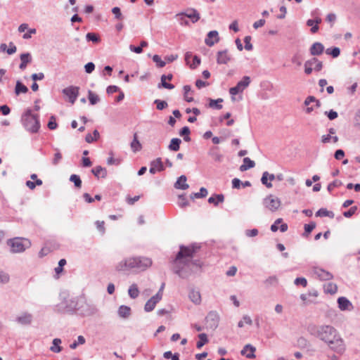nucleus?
Segmentation results:
<instances>
[{
  "label": "nucleus",
  "mask_w": 360,
  "mask_h": 360,
  "mask_svg": "<svg viewBox=\"0 0 360 360\" xmlns=\"http://www.w3.org/2000/svg\"><path fill=\"white\" fill-rule=\"evenodd\" d=\"M66 264V260L61 259L58 262V266L55 268V271L57 274H59L63 271V267Z\"/></svg>",
  "instance_id": "60"
},
{
  "label": "nucleus",
  "mask_w": 360,
  "mask_h": 360,
  "mask_svg": "<svg viewBox=\"0 0 360 360\" xmlns=\"http://www.w3.org/2000/svg\"><path fill=\"white\" fill-rule=\"evenodd\" d=\"M256 349L252 345L248 344L245 345L243 349L241 350V354L246 356L247 358L252 359L255 357V352Z\"/></svg>",
  "instance_id": "19"
},
{
  "label": "nucleus",
  "mask_w": 360,
  "mask_h": 360,
  "mask_svg": "<svg viewBox=\"0 0 360 360\" xmlns=\"http://www.w3.org/2000/svg\"><path fill=\"white\" fill-rule=\"evenodd\" d=\"M8 244L11 246L12 252L18 253L25 251L26 248L30 247V242L25 238H15L10 239Z\"/></svg>",
  "instance_id": "5"
},
{
  "label": "nucleus",
  "mask_w": 360,
  "mask_h": 360,
  "mask_svg": "<svg viewBox=\"0 0 360 360\" xmlns=\"http://www.w3.org/2000/svg\"><path fill=\"white\" fill-rule=\"evenodd\" d=\"M186 176L184 175H181L178 178L177 181H176L174 187L178 189H187L189 187V186L188 184H186Z\"/></svg>",
  "instance_id": "23"
},
{
  "label": "nucleus",
  "mask_w": 360,
  "mask_h": 360,
  "mask_svg": "<svg viewBox=\"0 0 360 360\" xmlns=\"http://www.w3.org/2000/svg\"><path fill=\"white\" fill-rule=\"evenodd\" d=\"M181 142V141L178 138L172 139L170 141V144L169 145V149L173 151L179 150Z\"/></svg>",
  "instance_id": "35"
},
{
  "label": "nucleus",
  "mask_w": 360,
  "mask_h": 360,
  "mask_svg": "<svg viewBox=\"0 0 360 360\" xmlns=\"http://www.w3.org/2000/svg\"><path fill=\"white\" fill-rule=\"evenodd\" d=\"M221 102H223L222 98H218L217 100L210 99L209 106L220 110L222 108V105L220 104Z\"/></svg>",
  "instance_id": "44"
},
{
  "label": "nucleus",
  "mask_w": 360,
  "mask_h": 360,
  "mask_svg": "<svg viewBox=\"0 0 360 360\" xmlns=\"http://www.w3.org/2000/svg\"><path fill=\"white\" fill-rule=\"evenodd\" d=\"M136 271H144L152 265V259L146 257H136Z\"/></svg>",
  "instance_id": "11"
},
{
  "label": "nucleus",
  "mask_w": 360,
  "mask_h": 360,
  "mask_svg": "<svg viewBox=\"0 0 360 360\" xmlns=\"http://www.w3.org/2000/svg\"><path fill=\"white\" fill-rule=\"evenodd\" d=\"M312 273L316 278L321 281H330L333 278L330 272L316 266L313 267Z\"/></svg>",
  "instance_id": "10"
},
{
  "label": "nucleus",
  "mask_w": 360,
  "mask_h": 360,
  "mask_svg": "<svg viewBox=\"0 0 360 360\" xmlns=\"http://www.w3.org/2000/svg\"><path fill=\"white\" fill-rule=\"evenodd\" d=\"M184 99L186 101L190 103L193 101V98L192 96H189V93H193V91L191 90V87L189 85H185L184 86Z\"/></svg>",
  "instance_id": "43"
},
{
  "label": "nucleus",
  "mask_w": 360,
  "mask_h": 360,
  "mask_svg": "<svg viewBox=\"0 0 360 360\" xmlns=\"http://www.w3.org/2000/svg\"><path fill=\"white\" fill-rule=\"evenodd\" d=\"M10 281V276L7 273L0 270V283H8Z\"/></svg>",
  "instance_id": "54"
},
{
  "label": "nucleus",
  "mask_w": 360,
  "mask_h": 360,
  "mask_svg": "<svg viewBox=\"0 0 360 360\" xmlns=\"http://www.w3.org/2000/svg\"><path fill=\"white\" fill-rule=\"evenodd\" d=\"M61 340L59 338H55L53 340V345L50 347V350L55 353H59L62 351V347L60 346Z\"/></svg>",
  "instance_id": "34"
},
{
  "label": "nucleus",
  "mask_w": 360,
  "mask_h": 360,
  "mask_svg": "<svg viewBox=\"0 0 360 360\" xmlns=\"http://www.w3.org/2000/svg\"><path fill=\"white\" fill-rule=\"evenodd\" d=\"M70 181L73 182L75 187L77 188H81L82 186V181L80 179V177L77 174H72L70 177Z\"/></svg>",
  "instance_id": "46"
},
{
  "label": "nucleus",
  "mask_w": 360,
  "mask_h": 360,
  "mask_svg": "<svg viewBox=\"0 0 360 360\" xmlns=\"http://www.w3.org/2000/svg\"><path fill=\"white\" fill-rule=\"evenodd\" d=\"M155 103L157 105V109L160 110H162L166 107H167V103L165 101L156 99L155 101Z\"/></svg>",
  "instance_id": "59"
},
{
  "label": "nucleus",
  "mask_w": 360,
  "mask_h": 360,
  "mask_svg": "<svg viewBox=\"0 0 360 360\" xmlns=\"http://www.w3.org/2000/svg\"><path fill=\"white\" fill-rule=\"evenodd\" d=\"M209 155H210L215 162H221L223 160V155L218 151L217 147L211 148L209 151Z\"/></svg>",
  "instance_id": "28"
},
{
  "label": "nucleus",
  "mask_w": 360,
  "mask_h": 360,
  "mask_svg": "<svg viewBox=\"0 0 360 360\" xmlns=\"http://www.w3.org/2000/svg\"><path fill=\"white\" fill-rule=\"evenodd\" d=\"M316 62H317L316 58H312L311 59L305 61L304 66V72L306 75H309L312 72V67L314 66Z\"/></svg>",
  "instance_id": "30"
},
{
  "label": "nucleus",
  "mask_w": 360,
  "mask_h": 360,
  "mask_svg": "<svg viewBox=\"0 0 360 360\" xmlns=\"http://www.w3.org/2000/svg\"><path fill=\"white\" fill-rule=\"evenodd\" d=\"M339 139L337 136H331L330 134H326L321 136V142L323 143H327L330 142L331 141L335 143L338 141Z\"/></svg>",
  "instance_id": "38"
},
{
  "label": "nucleus",
  "mask_w": 360,
  "mask_h": 360,
  "mask_svg": "<svg viewBox=\"0 0 360 360\" xmlns=\"http://www.w3.org/2000/svg\"><path fill=\"white\" fill-rule=\"evenodd\" d=\"M120 317L127 319L131 315V308L125 305H121L117 311Z\"/></svg>",
  "instance_id": "26"
},
{
  "label": "nucleus",
  "mask_w": 360,
  "mask_h": 360,
  "mask_svg": "<svg viewBox=\"0 0 360 360\" xmlns=\"http://www.w3.org/2000/svg\"><path fill=\"white\" fill-rule=\"evenodd\" d=\"M294 283L295 285H302L303 287H306L307 285V281L305 278H295V280L294 281Z\"/></svg>",
  "instance_id": "61"
},
{
  "label": "nucleus",
  "mask_w": 360,
  "mask_h": 360,
  "mask_svg": "<svg viewBox=\"0 0 360 360\" xmlns=\"http://www.w3.org/2000/svg\"><path fill=\"white\" fill-rule=\"evenodd\" d=\"M207 193H207V190L205 188L202 187L200 189L199 192L192 193L191 195L190 198L191 199L205 198V197H206L207 195Z\"/></svg>",
  "instance_id": "40"
},
{
  "label": "nucleus",
  "mask_w": 360,
  "mask_h": 360,
  "mask_svg": "<svg viewBox=\"0 0 360 360\" xmlns=\"http://www.w3.org/2000/svg\"><path fill=\"white\" fill-rule=\"evenodd\" d=\"M198 338L200 340L197 342L196 347L200 349L208 342V338L205 333H200Z\"/></svg>",
  "instance_id": "45"
},
{
  "label": "nucleus",
  "mask_w": 360,
  "mask_h": 360,
  "mask_svg": "<svg viewBox=\"0 0 360 360\" xmlns=\"http://www.w3.org/2000/svg\"><path fill=\"white\" fill-rule=\"evenodd\" d=\"M324 51L323 45L320 42H315L310 48V53L312 56H319L322 54Z\"/></svg>",
  "instance_id": "20"
},
{
  "label": "nucleus",
  "mask_w": 360,
  "mask_h": 360,
  "mask_svg": "<svg viewBox=\"0 0 360 360\" xmlns=\"http://www.w3.org/2000/svg\"><path fill=\"white\" fill-rule=\"evenodd\" d=\"M338 307L341 310H349L352 308L351 302L345 297H340L338 300Z\"/></svg>",
  "instance_id": "21"
},
{
  "label": "nucleus",
  "mask_w": 360,
  "mask_h": 360,
  "mask_svg": "<svg viewBox=\"0 0 360 360\" xmlns=\"http://www.w3.org/2000/svg\"><path fill=\"white\" fill-rule=\"evenodd\" d=\"M195 251L194 246H180V250L173 261V270L181 278H187L191 274V266H200L198 261H192Z\"/></svg>",
  "instance_id": "1"
},
{
  "label": "nucleus",
  "mask_w": 360,
  "mask_h": 360,
  "mask_svg": "<svg viewBox=\"0 0 360 360\" xmlns=\"http://www.w3.org/2000/svg\"><path fill=\"white\" fill-rule=\"evenodd\" d=\"M178 204L181 207H185L188 206L189 203L186 198L184 195H181L179 196Z\"/></svg>",
  "instance_id": "56"
},
{
  "label": "nucleus",
  "mask_w": 360,
  "mask_h": 360,
  "mask_svg": "<svg viewBox=\"0 0 360 360\" xmlns=\"http://www.w3.org/2000/svg\"><path fill=\"white\" fill-rule=\"evenodd\" d=\"M128 294L131 299H136L139 297V290L136 283H133L129 286Z\"/></svg>",
  "instance_id": "31"
},
{
  "label": "nucleus",
  "mask_w": 360,
  "mask_h": 360,
  "mask_svg": "<svg viewBox=\"0 0 360 360\" xmlns=\"http://www.w3.org/2000/svg\"><path fill=\"white\" fill-rule=\"evenodd\" d=\"M190 134V129L188 127H184L180 132L179 134L184 137V139L185 141H189L191 140L190 136H188Z\"/></svg>",
  "instance_id": "47"
},
{
  "label": "nucleus",
  "mask_w": 360,
  "mask_h": 360,
  "mask_svg": "<svg viewBox=\"0 0 360 360\" xmlns=\"http://www.w3.org/2000/svg\"><path fill=\"white\" fill-rule=\"evenodd\" d=\"M162 170H164V166L161 158H158L151 162L149 169L150 173L155 174L157 172H161Z\"/></svg>",
  "instance_id": "17"
},
{
  "label": "nucleus",
  "mask_w": 360,
  "mask_h": 360,
  "mask_svg": "<svg viewBox=\"0 0 360 360\" xmlns=\"http://www.w3.org/2000/svg\"><path fill=\"white\" fill-rule=\"evenodd\" d=\"M316 217H328L330 218H333L335 214L331 211H328L325 208H321L316 212Z\"/></svg>",
  "instance_id": "37"
},
{
  "label": "nucleus",
  "mask_w": 360,
  "mask_h": 360,
  "mask_svg": "<svg viewBox=\"0 0 360 360\" xmlns=\"http://www.w3.org/2000/svg\"><path fill=\"white\" fill-rule=\"evenodd\" d=\"M56 153H55L54 158H53V159L52 160V163L54 165H57L60 162V160H62V155L60 153L59 150L58 149H56Z\"/></svg>",
  "instance_id": "55"
},
{
  "label": "nucleus",
  "mask_w": 360,
  "mask_h": 360,
  "mask_svg": "<svg viewBox=\"0 0 360 360\" xmlns=\"http://www.w3.org/2000/svg\"><path fill=\"white\" fill-rule=\"evenodd\" d=\"M28 91V88L24 85L21 82L17 81L15 87V93L16 95H19L20 94H25Z\"/></svg>",
  "instance_id": "33"
},
{
  "label": "nucleus",
  "mask_w": 360,
  "mask_h": 360,
  "mask_svg": "<svg viewBox=\"0 0 360 360\" xmlns=\"http://www.w3.org/2000/svg\"><path fill=\"white\" fill-rule=\"evenodd\" d=\"M88 98L91 105H96L100 101L99 96L91 90L88 91Z\"/></svg>",
  "instance_id": "39"
},
{
  "label": "nucleus",
  "mask_w": 360,
  "mask_h": 360,
  "mask_svg": "<svg viewBox=\"0 0 360 360\" xmlns=\"http://www.w3.org/2000/svg\"><path fill=\"white\" fill-rule=\"evenodd\" d=\"M153 60L156 63L157 66L159 68H163L166 65V63L163 61L158 55H154L153 57Z\"/></svg>",
  "instance_id": "53"
},
{
  "label": "nucleus",
  "mask_w": 360,
  "mask_h": 360,
  "mask_svg": "<svg viewBox=\"0 0 360 360\" xmlns=\"http://www.w3.org/2000/svg\"><path fill=\"white\" fill-rule=\"evenodd\" d=\"M224 200V196L223 194H217L215 195H212L209 198L208 202L211 204H214L217 206L219 202H222Z\"/></svg>",
  "instance_id": "32"
},
{
  "label": "nucleus",
  "mask_w": 360,
  "mask_h": 360,
  "mask_svg": "<svg viewBox=\"0 0 360 360\" xmlns=\"http://www.w3.org/2000/svg\"><path fill=\"white\" fill-rule=\"evenodd\" d=\"M231 59L227 50L219 51L217 53V63L219 65L227 64Z\"/></svg>",
  "instance_id": "15"
},
{
  "label": "nucleus",
  "mask_w": 360,
  "mask_h": 360,
  "mask_svg": "<svg viewBox=\"0 0 360 360\" xmlns=\"http://www.w3.org/2000/svg\"><path fill=\"white\" fill-rule=\"evenodd\" d=\"M250 77L249 76H244L243 79L238 82L236 86L231 87L229 89L230 94L233 96L240 92H242L250 84Z\"/></svg>",
  "instance_id": "8"
},
{
  "label": "nucleus",
  "mask_w": 360,
  "mask_h": 360,
  "mask_svg": "<svg viewBox=\"0 0 360 360\" xmlns=\"http://www.w3.org/2000/svg\"><path fill=\"white\" fill-rule=\"evenodd\" d=\"M78 312L84 316H91L95 315L98 312V308L96 304L88 301L84 297L80 296L79 301Z\"/></svg>",
  "instance_id": "4"
},
{
  "label": "nucleus",
  "mask_w": 360,
  "mask_h": 360,
  "mask_svg": "<svg viewBox=\"0 0 360 360\" xmlns=\"http://www.w3.org/2000/svg\"><path fill=\"white\" fill-rule=\"evenodd\" d=\"M269 175V173L268 172H264L262 174V176L261 179L262 183L265 185L267 188H271L272 184L271 182H268V176Z\"/></svg>",
  "instance_id": "49"
},
{
  "label": "nucleus",
  "mask_w": 360,
  "mask_h": 360,
  "mask_svg": "<svg viewBox=\"0 0 360 360\" xmlns=\"http://www.w3.org/2000/svg\"><path fill=\"white\" fill-rule=\"evenodd\" d=\"M325 291L330 294H335L338 291V286L335 283H328L324 286Z\"/></svg>",
  "instance_id": "41"
},
{
  "label": "nucleus",
  "mask_w": 360,
  "mask_h": 360,
  "mask_svg": "<svg viewBox=\"0 0 360 360\" xmlns=\"http://www.w3.org/2000/svg\"><path fill=\"white\" fill-rule=\"evenodd\" d=\"M86 38L88 41H91L94 43H97L100 41L98 36L93 32H89L86 35Z\"/></svg>",
  "instance_id": "52"
},
{
  "label": "nucleus",
  "mask_w": 360,
  "mask_h": 360,
  "mask_svg": "<svg viewBox=\"0 0 360 360\" xmlns=\"http://www.w3.org/2000/svg\"><path fill=\"white\" fill-rule=\"evenodd\" d=\"M219 41V34L217 31L213 30L208 32L207 37L205 39V43L208 46H212L214 44Z\"/></svg>",
  "instance_id": "14"
},
{
  "label": "nucleus",
  "mask_w": 360,
  "mask_h": 360,
  "mask_svg": "<svg viewBox=\"0 0 360 360\" xmlns=\"http://www.w3.org/2000/svg\"><path fill=\"white\" fill-rule=\"evenodd\" d=\"M158 87L160 89L161 87H164L167 89H173L174 86L172 84L166 82V75H162L161 76V83L158 84Z\"/></svg>",
  "instance_id": "42"
},
{
  "label": "nucleus",
  "mask_w": 360,
  "mask_h": 360,
  "mask_svg": "<svg viewBox=\"0 0 360 360\" xmlns=\"http://www.w3.org/2000/svg\"><path fill=\"white\" fill-rule=\"evenodd\" d=\"M112 13L115 15V18L117 20H122L123 15L120 11V8L119 7H114L112 9Z\"/></svg>",
  "instance_id": "57"
},
{
  "label": "nucleus",
  "mask_w": 360,
  "mask_h": 360,
  "mask_svg": "<svg viewBox=\"0 0 360 360\" xmlns=\"http://www.w3.org/2000/svg\"><path fill=\"white\" fill-rule=\"evenodd\" d=\"M206 319L207 322H211L212 327L216 328L219 322V315L215 311H210L207 314Z\"/></svg>",
  "instance_id": "24"
},
{
  "label": "nucleus",
  "mask_w": 360,
  "mask_h": 360,
  "mask_svg": "<svg viewBox=\"0 0 360 360\" xmlns=\"http://www.w3.org/2000/svg\"><path fill=\"white\" fill-rule=\"evenodd\" d=\"M91 172L97 178H105L107 176V170L101 166H96L91 169Z\"/></svg>",
  "instance_id": "25"
},
{
  "label": "nucleus",
  "mask_w": 360,
  "mask_h": 360,
  "mask_svg": "<svg viewBox=\"0 0 360 360\" xmlns=\"http://www.w3.org/2000/svg\"><path fill=\"white\" fill-rule=\"evenodd\" d=\"M79 87L71 86L64 89L63 93L68 97L69 101L73 104L79 95Z\"/></svg>",
  "instance_id": "12"
},
{
  "label": "nucleus",
  "mask_w": 360,
  "mask_h": 360,
  "mask_svg": "<svg viewBox=\"0 0 360 360\" xmlns=\"http://www.w3.org/2000/svg\"><path fill=\"white\" fill-rule=\"evenodd\" d=\"M263 205L271 212H276L281 206V200L278 198L269 195L264 199Z\"/></svg>",
  "instance_id": "7"
},
{
  "label": "nucleus",
  "mask_w": 360,
  "mask_h": 360,
  "mask_svg": "<svg viewBox=\"0 0 360 360\" xmlns=\"http://www.w3.org/2000/svg\"><path fill=\"white\" fill-rule=\"evenodd\" d=\"M243 162V165L240 166V171L241 172H245L250 168L254 167L255 165V162L250 160L249 158H244Z\"/></svg>",
  "instance_id": "27"
},
{
  "label": "nucleus",
  "mask_w": 360,
  "mask_h": 360,
  "mask_svg": "<svg viewBox=\"0 0 360 360\" xmlns=\"http://www.w3.org/2000/svg\"><path fill=\"white\" fill-rule=\"evenodd\" d=\"M160 300V293H156L146 302L144 306V310L146 312H150L153 311L155 309L157 303H158Z\"/></svg>",
  "instance_id": "13"
},
{
  "label": "nucleus",
  "mask_w": 360,
  "mask_h": 360,
  "mask_svg": "<svg viewBox=\"0 0 360 360\" xmlns=\"http://www.w3.org/2000/svg\"><path fill=\"white\" fill-rule=\"evenodd\" d=\"M326 53L328 55L332 56L333 58H337L340 54V50L338 47H334L333 49H327Z\"/></svg>",
  "instance_id": "48"
},
{
  "label": "nucleus",
  "mask_w": 360,
  "mask_h": 360,
  "mask_svg": "<svg viewBox=\"0 0 360 360\" xmlns=\"http://www.w3.org/2000/svg\"><path fill=\"white\" fill-rule=\"evenodd\" d=\"M310 333L327 343L330 348L335 352L340 353L344 351L343 341L333 327L328 325L314 326L310 328Z\"/></svg>",
  "instance_id": "2"
},
{
  "label": "nucleus",
  "mask_w": 360,
  "mask_h": 360,
  "mask_svg": "<svg viewBox=\"0 0 360 360\" xmlns=\"http://www.w3.org/2000/svg\"><path fill=\"white\" fill-rule=\"evenodd\" d=\"M80 297H75L71 298H65L63 302L65 310L68 312H72L75 310L78 311L79 301Z\"/></svg>",
  "instance_id": "9"
},
{
  "label": "nucleus",
  "mask_w": 360,
  "mask_h": 360,
  "mask_svg": "<svg viewBox=\"0 0 360 360\" xmlns=\"http://www.w3.org/2000/svg\"><path fill=\"white\" fill-rule=\"evenodd\" d=\"M22 122L25 128L31 133H36L40 128L38 115H33L30 110H27L22 117Z\"/></svg>",
  "instance_id": "3"
},
{
  "label": "nucleus",
  "mask_w": 360,
  "mask_h": 360,
  "mask_svg": "<svg viewBox=\"0 0 360 360\" xmlns=\"http://www.w3.org/2000/svg\"><path fill=\"white\" fill-rule=\"evenodd\" d=\"M32 321V315L27 312H24L16 317V321L21 325H29Z\"/></svg>",
  "instance_id": "16"
},
{
  "label": "nucleus",
  "mask_w": 360,
  "mask_h": 360,
  "mask_svg": "<svg viewBox=\"0 0 360 360\" xmlns=\"http://www.w3.org/2000/svg\"><path fill=\"white\" fill-rule=\"evenodd\" d=\"M342 184L340 180H335L328 184L327 189L329 192H331L335 188H338Z\"/></svg>",
  "instance_id": "51"
},
{
  "label": "nucleus",
  "mask_w": 360,
  "mask_h": 360,
  "mask_svg": "<svg viewBox=\"0 0 360 360\" xmlns=\"http://www.w3.org/2000/svg\"><path fill=\"white\" fill-rule=\"evenodd\" d=\"M244 323H246V324H248V325H252V321L251 318L249 316H248V315L243 316V320L240 321L238 322V326L239 328H242V327L244 326Z\"/></svg>",
  "instance_id": "50"
},
{
  "label": "nucleus",
  "mask_w": 360,
  "mask_h": 360,
  "mask_svg": "<svg viewBox=\"0 0 360 360\" xmlns=\"http://www.w3.org/2000/svg\"><path fill=\"white\" fill-rule=\"evenodd\" d=\"M354 125L360 129V108L356 111L355 114Z\"/></svg>",
  "instance_id": "64"
},
{
  "label": "nucleus",
  "mask_w": 360,
  "mask_h": 360,
  "mask_svg": "<svg viewBox=\"0 0 360 360\" xmlns=\"http://www.w3.org/2000/svg\"><path fill=\"white\" fill-rule=\"evenodd\" d=\"M131 148L134 152L139 151L141 149V145L138 140L137 134H134V139L131 143Z\"/></svg>",
  "instance_id": "36"
},
{
  "label": "nucleus",
  "mask_w": 360,
  "mask_h": 360,
  "mask_svg": "<svg viewBox=\"0 0 360 360\" xmlns=\"http://www.w3.org/2000/svg\"><path fill=\"white\" fill-rule=\"evenodd\" d=\"M185 17L190 18L194 23L200 19V14L195 9L187 10L185 13H182Z\"/></svg>",
  "instance_id": "22"
},
{
  "label": "nucleus",
  "mask_w": 360,
  "mask_h": 360,
  "mask_svg": "<svg viewBox=\"0 0 360 360\" xmlns=\"http://www.w3.org/2000/svg\"><path fill=\"white\" fill-rule=\"evenodd\" d=\"M189 298L195 304H200L201 302L200 293L198 290H192L189 292Z\"/></svg>",
  "instance_id": "29"
},
{
  "label": "nucleus",
  "mask_w": 360,
  "mask_h": 360,
  "mask_svg": "<svg viewBox=\"0 0 360 360\" xmlns=\"http://www.w3.org/2000/svg\"><path fill=\"white\" fill-rule=\"evenodd\" d=\"M136 257H128L118 262L115 269L118 271H128L134 270L136 271Z\"/></svg>",
  "instance_id": "6"
},
{
  "label": "nucleus",
  "mask_w": 360,
  "mask_h": 360,
  "mask_svg": "<svg viewBox=\"0 0 360 360\" xmlns=\"http://www.w3.org/2000/svg\"><path fill=\"white\" fill-rule=\"evenodd\" d=\"M325 115H327L328 119L330 120H333L336 119L338 116V112L336 111H334L333 110H330V111H326Z\"/></svg>",
  "instance_id": "63"
},
{
  "label": "nucleus",
  "mask_w": 360,
  "mask_h": 360,
  "mask_svg": "<svg viewBox=\"0 0 360 360\" xmlns=\"http://www.w3.org/2000/svg\"><path fill=\"white\" fill-rule=\"evenodd\" d=\"M21 63L19 65V68L24 70L27 65L32 62V56L30 53H24L20 56Z\"/></svg>",
  "instance_id": "18"
},
{
  "label": "nucleus",
  "mask_w": 360,
  "mask_h": 360,
  "mask_svg": "<svg viewBox=\"0 0 360 360\" xmlns=\"http://www.w3.org/2000/svg\"><path fill=\"white\" fill-rule=\"evenodd\" d=\"M250 41H251L250 36H246L244 39L245 49L247 51H251L253 49L252 44L250 43Z\"/></svg>",
  "instance_id": "58"
},
{
  "label": "nucleus",
  "mask_w": 360,
  "mask_h": 360,
  "mask_svg": "<svg viewBox=\"0 0 360 360\" xmlns=\"http://www.w3.org/2000/svg\"><path fill=\"white\" fill-rule=\"evenodd\" d=\"M315 227L316 223L310 222L309 224L304 225V231L306 233L309 234L315 229Z\"/></svg>",
  "instance_id": "62"
}]
</instances>
